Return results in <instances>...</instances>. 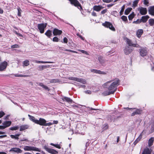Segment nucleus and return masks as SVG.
<instances>
[{
    "mask_svg": "<svg viewBox=\"0 0 154 154\" xmlns=\"http://www.w3.org/2000/svg\"><path fill=\"white\" fill-rule=\"evenodd\" d=\"M71 5L77 7L80 11L83 10L81 4L77 0H69Z\"/></svg>",
    "mask_w": 154,
    "mask_h": 154,
    "instance_id": "nucleus-3",
    "label": "nucleus"
},
{
    "mask_svg": "<svg viewBox=\"0 0 154 154\" xmlns=\"http://www.w3.org/2000/svg\"><path fill=\"white\" fill-rule=\"evenodd\" d=\"M53 124L51 122H49L48 123H45V126H50L51 125H53Z\"/></svg>",
    "mask_w": 154,
    "mask_h": 154,
    "instance_id": "nucleus-54",
    "label": "nucleus"
},
{
    "mask_svg": "<svg viewBox=\"0 0 154 154\" xmlns=\"http://www.w3.org/2000/svg\"><path fill=\"white\" fill-rule=\"evenodd\" d=\"M8 65L6 61H4L0 64V71H2L6 69Z\"/></svg>",
    "mask_w": 154,
    "mask_h": 154,
    "instance_id": "nucleus-14",
    "label": "nucleus"
},
{
    "mask_svg": "<svg viewBox=\"0 0 154 154\" xmlns=\"http://www.w3.org/2000/svg\"><path fill=\"white\" fill-rule=\"evenodd\" d=\"M98 60L102 66H105L106 61L103 59V58L101 56H100L98 58Z\"/></svg>",
    "mask_w": 154,
    "mask_h": 154,
    "instance_id": "nucleus-16",
    "label": "nucleus"
},
{
    "mask_svg": "<svg viewBox=\"0 0 154 154\" xmlns=\"http://www.w3.org/2000/svg\"><path fill=\"white\" fill-rule=\"evenodd\" d=\"M44 148L47 151L51 154H57L58 153V152L56 151V150L53 149H50L48 147L46 146H44Z\"/></svg>",
    "mask_w": 154,
    "mask_h": 154,
    "instance_id": "nucleus-8",
    "label": "nucleus"
},
{
    "mask_svg": "<svg viewBox=\"0 0 154 154\" xmlns=\"http://www.w3.org/2000/svg\"><path fill=\"white\" fill-rule=\"evenodd\" d=\"M19 127L18 126H16L14 127H11L9 129L11 130H16L18 129Z\"/></svg>",
    "mask_w": 154,
    "mask_h": 154,
    "instance_id": "nucleus-41",
    "label": "nucleus"
},
{
    "mask_svg": "<svg viewBox=\"0 0 154 154\" xmlns=\"http://www.w3.org/2000/svg\"><path fill=\"white\" fill-rule=\"evenodd\" d=\"M68 79L81 82L84 84H85L86 83V80L82 78H78L77 77H69L68 78Z\"/></svg>",
    "mask_w": 154,
    "mask_h": 154,
    "instance_id": "nucleus-5",
    "label": "nucleus"
},
{
    "mask_svg": "<svg viewBox=\"0 0 154 154\" xmlns=\"http://www.w3.org/2000/svg\"><path fill=\"white\" fill-rule=\"evenodd\" d=\"M125 6L124 5H123L122 6V8H121V10L120 12V15H122L123 14V12H124V9H125Z\"/></svg>",
    "mask_w": 154,
    "mask_h": 154,
    "instance_id": "nucleus-44",
    "label": "nucleus"
},
{
    "mask_svg": "<svg viewBox=\"0 0 154 154\" xmlns=\"http://www.w3.org/2000/svg\"><path fill=\"white\" fill-rule=\"evenodd\" d=\"M148 11L149 14L154 16V6H150L148 8Z\"/></svg>",
    "mask_w": 154,
    "mask_h": 154,
    "instance_id": "nucleus-17",
    "label": "nucleus"
},
{
    "mask_svg": "<svg viewBox=\"0 0 154 154\" xmlns=\"http://www.w3.org/2000/svg\"><path fill=\"white\" fill-rule=\"evenodd\" d=\"M125 109H127V110H131V109H135V108H129L128 107L125 108Z\"/></svg>",
    "mask_w": 154,
    "mask_h": 154,
    "instance_id": "nucleus-60",
    "label": "nucleus"
},
{
    "mask_svg": "<svg viewBox=\"0 0 154 154\" xmlns=\"http://www.w3.org/2000/svg\"><path fill=\"white\" fill-rule=\"evenodd\" d=\"M97 73L102 75H105L106 74V72L100 70H97Z\"/></svg>",
    "mask_w": 154,
    "mask_h": 154,
    "instance_id": "nucleus-45",
    "label": "nucleus"
},
{
    "mask_svg": "<svg viewBox=\"0 0 154 154\" xmlns=\"http://www.w3.org/2000/svg\"><path fill=\"white\" fill-rule=\"evenodd\" d=\"M53 122H54V123H52L53 124H57L58 123V121H55V120Z\"/></svg>",
    "mask_w": 154,
    "mask_h": 154,
    "instance_id": "nucleus-64",
    "label": "nucleus"
},
{
    "mask_svg": "<svg viewBox=\"0 0 154 154\" xmlns=\"http://www.w3.org/2000/svg\"><path fill=\"white\" fill-rule=\"evenodd\" d=\"M38 85L42 87V88L48 90V91H49L50 90V89H49V88L46 86L45 85H44V84L42 83H40Z\"/></svg>",
    "mask_w": 154,
    "mask_h": 154,
    "instance_id": "nucleus-28",
    "label": "nucleus"
},
{
    "mask_svg": "<svg viewBox=\"0 0 154 154\" xmlns=\"http://www.w3.org/2000/svg\"><path fill=\"white\" fill-rule=\"evenodd\" d=\"M93 11L91 13V14L93 16H96V14L95 12H94V11H96V5H94L93 8Z\"/></svg>",
    "mask_w": 154,
    "mask_h": 154,
    "instance_id": "nucleus-36",
    "label": "nucleus"
},
{
    "mask_svg": "<svg viewBox=\"0 0 154 154\" xmlns=\"http://www.w3.org/2000/svg\"><path fill=\"white\" fill-rule=\"evenodd\" d=\"M154 140V137H151L149 140L148 145L149 146H151L153 144Z\"/></svg>",
    "mask_w": 154,
    "mask_h": 154,
    "instance_id": "nucleus-33",
    "label": "nucleus"
},
{
    "mask_svg": "<svg viewBox=\"0 0 154 154\" xmlns=\"http://www.w3.org/2000/svg\"><path fill=\"white\" fill-rule=\"evenodd\" d=\"M107 11V9H105L103 10L102 11H101V14H105L106 12Z\"/></svg>",
    "mask_w": 154,
    "mask_h": 154,
    "instance_id": "nucleus-56",
    "label": "nucleus"
},
{
    "mask_svg": "<svg viewBox=\"0 0 154 154\" xmlns=\"http://www.w3.org/2000/svg\"><path fill=\"white\" fill-rule=\"evenodd\" d=\"M133 49L129 46H126L124 50L125 54L126 55H128L133 51Z\"/></svg>",
    "mask_w": 154,
    "mask_h": 154,
    "instance_id": "nucleus-11",
    "label": "nucleus"
},
{
    "mask_svg": "<svg viewBox=\"0 0 154 154\" xmlns=\"http://www.w3.org/2000/svg\"><path fill=\"white\" fill-rule=\"evenodd\" d=\"M47 25L46 23H42L38 25V29L41 33H43L44 32L45 28L46 27Z\"/></svg>",
    "mask_w": 154,
    "mask_h": 154,
    "instance_id": "nucleus-7",
    "label": "nucleus"
},
{
    "mask_svg": "<svg viewBox=\"0 0 154 154\" xmlns=\"http://www.w3.org/2000/svg\"><path fill=\"white\" fill-rule=\"evenodd\" d=\"M35 63H53V62L51 61H43L39 60H36Z\"/></svg>",
    "mask_w": 154,
    "mask_h": 154,
    "instance_id": "nucleus-31",
    "label": "nucleus"
},
{
    "mask_svg": "<svg viewBox=\"0 0 154 154\" xmlns=\"http://www.w3.org/2000/svg\"><path fill=\"white\" fill-rule=\"evenodd\" d=\"M113 52V51L112 52V51H109L106 53V54L108 55H110L111 54H112Z\"/></svg>",
    "mask_w": 154,
    "mask_h": 154,
    "instance_id": "nucleus-58",
    "label": "nucleus"
},
{
    "mask_svg": "<svg viewBox=\"0 0 154 154\" xmlns=\"http://www.w3.org/2000/svg\"><path fill=\"white\" fill-rule=\"evenodd\" d=\"M139 0H135L133 2L132 7L134 8H135L137 6Z\"/></svg>",
    "mask_w": 154,
    "mask_h": 154,
    "instance_id": "nucleus-35",
    "label": "nucleus"
},
{
    "mask_svg": "<svg viewBox=\"0 0 154 154\" xmlns=\"http://www.w3.org/2000/svg\"><path fill=\"white\" fill-rule=\"evenodd\" d=\"M62 99L64 101H65L69 103H71L72 102V100L69 97H64L62 98Z\"/></svg>",
    "mask_w": 154,
    "mask_h": 154,
    "instance_id": "nucleus-19",
    "label": "nucleus"
},
{
    "mask_svg": "<svg viewBox=\"0 0 154 154\" xmlns=\"http://www.w3.org/2000/svg\"><path fill=\"white\" fill-rule=\"evenodd\" d=\"M121 18L124 21H127V22H128V19L127 17L125 16H122L121 17Z\"/></svg>",
    "mask_w": 154,
    "mask_h": 154,
    "instance_id": "nucleus-46",
    "label": "nucleus"
},
{
    "mask_svg": "<svg viewBox=\"0 0 154 154\" xmlns=\"http://www.w3.org/2000/svg\"><path fill=\"white\" fill-rule=\"evenodd\" d=\"M143 30L142 29H138L136 35L138 38H140L143 33Z\"/></svg>",
    "mask_w": 154,
    "mask_h": 154,
    "instance_id": "nucleus-21",
    "label": "nucleus"
},
{
    "mask_svg": "<svg viewBox=\"0 0 154 154\" xmlns=\"http://www.w3.org/2000/svg\"><path fill=\"white\" fill-rule=\"evenodd\" d=\"M9 151L14 152L17 153H21L22 152V150L19 148L15 147L11 148Z\"/></svg>",
    "mask_w": 154,
    "mask_h": 154,
    "instance_id": "nucleus-15",
    "label": "nucleus"
},
{
    "mask_svg": "<svg viewBox=\"0 0 154 154\" xmlns=\"http://www.w3.org/2000/svg\"><path fill=\"white\" fill-rule=\"evenodd\" d=\"M143 4L147 6H148V4H149L148 0H144Z\"/></svg>",
    "mask_w": 154,
    "mask_h": 154,
    "instance_id": "nucleus-52",
    "label": "nucleus"
},
{
    "mask_svg": "<svg viewBox=\"0 0 154 154\" xmlns=\"http://www.w3.org/2000/svg\"><path fill=\"white\" fill-rule=\"evenodd\" d=\"M85 93L87 94H91V91L90 90H87L85 91Z\"/></svg>",
    "mask_w": 154,
    "mask_h": 154,
    "instance_id": "nucleus-57",
    "label": "nucleus"
},
{
    "mask_svg": "<svg viewBox=\"0 0 154 154\" xmlns=\"http://www.w3.org/2000/svg\"><path fill=\"white\" fill-rule=\"evenodd\" d=\"M151 151L148 148H146L144 149L142 154H150Z\"/></svg>",
    "mask_w": 154,
    "mask_h": 154,
    "instance_id": "nucleus-23",
    "label": "nucleus"
},
{
    "mask_svg": "<svg viewBox=\"0 0 154 154\" xmlns=\"http://www.w3.org/2000/svg\"><path fill=\"white\" fill-rule=\"evenodd\" d=\"M17 9L18 10V13L17 15L19 17H21V12H22V10L19 7H18L17 8Z\"/></svg>",
    "mask_w": 154,
    "mask_h": 154,
    "instance_id": "nucleus-39",
    "label": "nucleus"
},
{
    "mask_svg": "<svg viewBox=\"0 0 154 154\" xmlns=\"http://www.w3.org/2000/svg\"><path fill=\"white\" fill-rule=\"evenodd\" d=\"M59 49L60 50H64V51L70 52H72V53H76V54L78 53V52H77V51H75L72 50H71L70 49H66L65 48H63V49H62L61 47L59 48Z\"/></svg>",
    "mask_w": 154,
    "mask_h": 154,
    "instance_id": "nucleus-30",
    "label": "nucleus"
},
{
    "mask_svg": "<svg viewBox=\"0 0 154 154\" xmlns=\"http://www.w3.org/2000/svg\"><path fill=\"white\" fill-rule=\"evenodd\" d=\"M148 22L150 26H154V19L151 18L149 19Z\"/></svg>",
    "mask_w": 154,
    "mask_h": 154,
    "instance_id": "nucleus-37",
    "label": "nucleus"
},
{
    "mask_svg": "<svg viewBox=\"0 0 154 154\" xmlns=\"http://www.w3.org/2000/svg\"><path fill=\"white\" fill-rule=\"evenodd\" d=\"M29 126L27 125H23L20 126V131H24L29 128Z\"/></svg>",
    "mask_w": 154,
    "mask_h": 154,
    "instance_id": "nucleus-20",
    "label": "nucleus"
},
{
    "mask_svg": "<svg viewBox=\"0 0 154 154\" xmlns=\"http://www.w3.org/2000/svg\"><path fill=\"white\" fill-rule=\"evenodd\" d=\"M53 41L54 42H58L60 39H52Z\"/></svg>",
    "mask_w": 154,
    "mask_h": 154,
    "instance_id": "nucleus-62",
    "label": "nucleus"
},
{
    "mask_svg": "<svg viewBox=\"0 0 154 154\" xmlns=\"http://www.w3.org/2000/svg\"><path fill=\"white\" fill-rule=\"evenodd\" d=\"M125 41L129 46L140 48V46L137 44V42L135 39H126Z\"/></svg>",
    "mask_w": 154,
    "mask_h": 154,
    "instance_id": "nucleus-2",
    "label": "nucleus"
},
{
    "mask_svg": "<svg viewBox=\"0 0 154 154\" xmlns=\"http://www.w3.org/2000/svg\"><path fill=\"white\" fill-rule=\"evenodd\" d=\"M104 7L100 5L97 6V11H99L102 9Z\"/></svg>",
    "mask_w": 154,
    "mask_h": 154,
    "instance_id": "nucleus-43",
    "label": "nucleus"
},
{
    "mask_svg": "<svg viewBox=\"0 0 154 154\" xmlns=\"http://www.w3.org/2000/svg\"><path fill=\"white\" fill-rule=\"evenodd\" d=\"M5 115V113L3 111L0 112V118L2 117Z\"/></svg>",
    "mask_w": 154,
    "mask_h": 154,
    "instance_id": "nucleus-53",
    "label": "nucleus"
},
{
    "mask_svg": "<svg viewBox=\"0 0 154 154\" xmlns=\"http://www.w3.org/2000/svg\"><path fill=\"white\" fill-rule=\"evenodd\" d=\"M62 30L55 28L53 31V33L55 36H59L62 34Z\"/></svg>",
    "mask_w": 154,
    "mask_h": 154,
    "instance_id": "nucleus-13",
    "label": "nucleus"
},
{
    "mask_svg": "<svg viewBox=\"0 0 154 154\" xmlns=\"http://www.w3.org/2000/svg\"><path fill=\"white\" fill-rule=\"evenodd\" d=\"M119 80L116 79L112 82V81H109L105 83L103 85V87L107 88L109 91H105L103 92V94L106 96L113 94L116 90L117 87L119 85Z\"/></svg>",
    "mask_w": 154,
    "mask_h": 154,
    "instance_id": "nucleus-1",
    "label": "nucleus"
},
{
    "mask_svg": "<svg viewBox=\"0 0 154 154\" xmlns=\"http://www.w3.org/2000/svg\"><path fill=\"white\" fill-rule=\"evenodd\" d=\"M140 14L141 15H145L147 13V10L146 8L143 7H140L137 8Z\"/></svg>",
    "mask_w": 154,
    "mask_h": 154,
    "instance_id": "nucleus-10",
    "label": "nucleus"
},
{
    "mask_svg": "<svg viewBox=\"0 0 154 154\" xmlns=\"http://www.w3.org/2000/svg\"><path fill=\"white\" fill-rule=\"evenodd\" d=\"M114 5V4H110L107 5V7H111L113 6Z\"/></svg>",
    "mask_w": 154,
    "mask_h": 154,
    "instance_id": "nucleus-59",
    "label": "nucleus"
},
{
    "mask_svg": "<svg viewBox=\"0 0 154 154\" xmlns=\"http://www.w3.org/2000/svg\"><path fill=\"white\" fill-rule=\"evenodd\" d=\"M132 10V8H127L125 11V14L126 15H128Z\"/></svg>",
    "mask_w": 154,
    "mask_h": 154,
    "instance_id": "nucleus-34",
    "label": "nucleus"
},
{
    "mask_svg": "<svg viewBox=\"0 0 154 154\" xmlns=\"http://www.w3.org/2000/svg\"><path fill=\"white\" fill-rule=\"evenodd\" d=\"M135 16V14H134V12H132L131 14H130L128 16V19L129 20H131Z\"/></svg>",
    "mask_w": 154,
    "mask_h": 154,
    "instance_id": "nucleus-38",
    "label": "nucleus"
},
{
    "mask_svg": "<svg viewBox=\"0 0 154 154\" xmlns=\"http://www.w3.org/2000/svg\"><path fill=\"white\" fill-rule=\"evenodd\" d=\"M28 116L29 117V119L32 122L36 124L37 119H36L34 117L31 116L29 115H28Z\"/></svg>",
    "mask_w": 154,
    "mask_h": 154,
    "instance_id": "nucleus-32",
    "label": "nucleus"
},
{
    "mask_svg": "<svg viewBox=\"0 0 154 154\" xmlns=\"http://www.w3.org/2000/svg\"><path fill=\"white\" fill-rule=\"evenodd\" d=\"M59 82L58 79H52L50 80V82L51 83H57Z\"/></svg>",
    "mask_w": 154,
    "mask_h": 154,
    "instance_id": "nucleus-48",
    "label": "nucleus"
},
{
    "mask_svg": "<svg viewBox=\"0 0 154 154\" xmlns=\"http://www.w3.org/2000/svg\"><path fill=\"white\" fill-rule=\"evenodd\" d=\"M143 131H142L140 134L139 135V136L138 137L137 139L135 140L134 142V143L135 144H136L138 141H139L142 138V135H143Z\"/></svg>",
    "mask_w": 154,
    "mask_h": 154,
    "instance_id": "nucleus-26",
    "label": "nucleus"
},
{
    "mask_svg": "<svg viewBox=\"0 0 154 154\" xmlns=\"http://www.w3.org/2000/svg\"><path fill=\"white\" fill-rule=\"evenodd\" d=\"M61 143H62L61 142L59 144H54L53 143H50V145L53 146L57 148L60 149L61 148V146H62V145L60 144Z\"/></svg>",
    "mask_w": 154,
    "mask_h": 154,
    "instance_id": "nucleus-25",
    "label": "nucleus"
},
{
    "mask_svg": "<svg viewBox=\"0 0 154 154\" xmlns=\"http://www.w3.org/2000/svg\"><path fill=\"white\" fill-rule=\"evenodd\" d=\"M46 122V121L45 119L40 118L38 120H37L36 124L41 126H45Z\"/></svg>",
    "mask_w": 154,
    "mask_h": 154,
    "instance_id": "nucleus-12",
    "label": "nucleus"
},
{
    "mask_svg": "<svg viewBox=\"0 0 154 154\" xmlns=\"http://www.w3.org/2000/svg\"><path fill=\"white\" fill-rule=\"evenodd\" d=\"M78 51H80L82 53H83V54H88L87 52L86 51H84V50L79 49L78 50Z\"/></svg>",
    "mask_w": 154,
    "mask_h": 154,
    "instance_id": "nucleus-50",
    "label": "nucleus"
},
{
    "mask_svg": "<svg viewBox=\"0 0 154 154\" xmlns=\"http://www.w3.org/2000/svg\"><path fill=\"white\" fill-rule=\"evenodd\" d=\"M11 47L12 48H18L20 47V46L18 45L17 44H15L11 45Z\"/></svg>",
    "mask_w": 154,
    "mask_h": 154,
    "instance_id": "nucleus-49",
    "label": "nucleus"
},
{
    "mask_svg": "<svg viewBox=\"0 0 154 154\" xmlns=\"http://www.w3.org/2000/svg\"><path fill=\"white\" fill-rule=\"evenodd\" d=\"M23 66H27L29 64V61L28 60L24 61L23 62Z\"/></svg>",
    "mask_w": 154,
    "mask_h": 154,
    "instance_id": "nucleus-40",
    "label": "nucleus"
},
{
    "mask_svg": "<svg viewBox=\"0 0 154 154\" xmlns=\"http://www.w3.org/2000/svg\"><path fill=\"white\" fill-rule=\"evenodd\" d=\"M25 151H36L40 152L41 149L38 148L31 146H25L24 148Z\"/></svg>",
    "mask_w": 154,
    "mask_h": 154,
    "instance_id": "nucleus-4",
    "label": "nucleus"
},
{
    "mask_svg": "<svg viewBox=\"0 0 154 154\" xmlns=\"http://www.w3.org/2000/svg\"><path fill=\"white\" fill-rule=\"evenodd\" d=\"M77 35L80 38H83L82 36L81 35H80L79 34L77 33Z\"/></svg>",
    "mask_w": 154,
    "mask_h": 154,
    "instance_id": "nucleus-63",
    "label": "nucleus"
},
{
    "mask_svg": "<svg viewBox=\"0 0 154 154\" xmlns=\"http://www.w3.org/2000/svg\"><path fill=\"white\" fill-rule=\"evenodd\" d=\"M11 124V121H6L4 122L2 125L4 126L5 128L10 126Z\"/></svg>",
    "mask_w": 154,
    "mask_h": 154,
    "instance_id": "nucleus-18",
    "label": "nucleus"
},
{
    "mask_svg": "<svg viewBox=\"0 0 154 154\" xmlns=\"http://www.w3.org/2000/svg\"><path fill=\"white\" fill-rule=\"evenodd\" d=\"M20 135V134H17L15 135H10V137L12 139H14L16 140H18L19 139V137Z\"/></svg>",
    "mask_w": 154,
    "mask_h": 154,
    "instance_id": "nucleus-24",
    "label": "nucleus"
},
{
    "mask_svg": "<svg viewBox=\"0 0 154 154\" xmlns=\"http://www.w3.org/2000/svg\"><path fill=\"white\" fill-rule=\"evenodd\" d=\"M141 22H142L141 20V19H137L136 21H134V22H133V23L139 24Z\"/></svg>",
    "mask_w": 154,
    "mask_h": 154,
    "instance_id": "nucleus-47",
    "label": "nucleus"
},
{
    "mask_svg": "<svg viewBox=\"0 0 154 154\" xmlns=\"http://www.w3.org/2000/svg\"><path fill=\"white\" fill-rule=\"evenodd\" d=\"M140 53L141 56L144 57L147 54V51L146 48H140L139 49Z\"/></svg>",
    "mask_w": 154,
    "mask_h": 154,
    "instance_id": "nucleus-9",
    "label": "nucleus"
},
{
    "mask_svg": "<svg viewBox=\"0 0 154 154\" xmlns=\"http://www.w3.org/2000/svg\"><path fill=\"white\" fill-rule=\"evenodd\" d=\"M134 112L136 114H139L140 113V111L138 109H137Z\"/></svg>",
    "mask_w": 154,
    "mask_h": 154,
    "instance_id": "nucleus-51",
    "label": "nucleus"
},
{
    "mask_svg": "<svg viewBox=\"0 0 154 154\" xmlns=\"http://www.w3.org/2000/svg\"><path fill=\"white\" fill-rule=\"evenodd\" d=\"M149 17V16L147 15L142 17L141 18L142 22L144 23H146Z\"/></svg>",
    "mask_w": 154,
    "mask_h": 154,
    "instance_id": "nucleus-22",
    "label": "nucleus"
},
{
    "mask_svg": "<svg viewBox=\"0 0 154 154\" xmlns=\"http://www.w3.org/2000/svg\"><path fill=\"white\" fill-rule=\"evenodd\" d=\"M50 67L49 65H42V66H40L38 67V68H39V70L40 71H42L44 69H46L47 68H48Z\"/></svg>",
    "mask_w": 154,
    "mask_h": 154,
    "instance_id": "nucleus-29",
    "label": "nucleus"
},
{
    "mask_svg": "<svg viewBox=\"0 0 154 154\" xmlns=\"http://www.w3.org/2000/svg\"><path fill=\"white\" fill-rule=\"evenodd\" d=\"M108 125L107 124H105L103 126V130H106L108 128Z\"/></svg>",
    "mask_w": 154,
    "mask_h": 154,
    "instance_id": "nucleus-42",
    "label": "nucleus"
},
{
    "mask_svg": "<svg viewBox=\"0 0 154 154\" xmlns=\"http://www.w3.org/2000/svg\"><path fill=\"white\" fill-rule=\"evenodd\" d=\"M102 25L107 28H109L111 30L115 31L116 29L113 25L109 22L106 21L102 24Z\"/></svg>",
    "mask_w": 154,
    "mask_h": 154,
    "instance_id": "nucleus-6",
    "label": "nucleus"
},
{
    "mask_svg": "<svg viewBox=\"0 0 154 154\" xmlns=\"http://www.w3.org/2000/svg\"><path fill=\"white\" fill-rule=\"evenodd\" d=\"M7 136L6 135H0V138H3L4 137H7Z\"/></svg>",
    "mask_w": 154,
    "mask_h": 154,
    "instance_id": "nucleus-61",
    "label": "nucleus"
},
{
    "mask_svg": "<svg viewBox=\"0 0 154 154\" xmlns=\"http://www.w3.org/2000/svg\"><path fill=\"white\" fill-rule=\"evenodd\" d=\"M103 1L105 2L109 3L113 1V0H102Z\"/></svg>",
    "mask_w": 154,
    "mask_h": 154,
    "instance_id": "nucleus-55",
    "label": "nucleus"
},
{
    "mask_svg": "<svg viewBox=\"0 0 154 154\" xmlns=\"http://www.w3.org/2000/svg\"><path fill=\"white\" fill-rule=\"evenodd\" d=\"M45 34L48 37L50 38L52 35V31L49 30H48L45 33Z\"/></svg>",
    "mask_w": 154,
    "mask_h": 154,
    "instance_id": "nucleus-27",
    "label": "nucleus"
}]
</instances>
